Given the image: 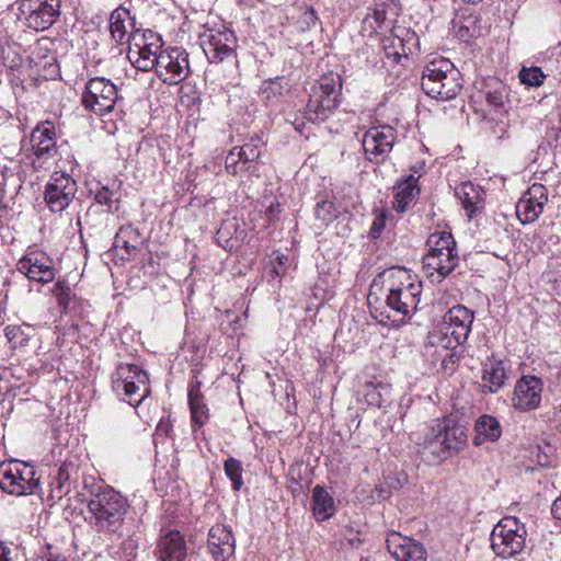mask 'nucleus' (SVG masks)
I'll return each instance as SVG.
<instances>
[{"instance_id":"f257e3e1","label":"nucleus","mask_w":561,"mask_h":561,"mask_svg":"<svg viewBox=\"0 0 561 561\" xmlns=\"http://www.w3.org/2000/svg\"><path fill=\"white\" fill-rule=\"evenodd\" d=\"M89 523L98 533L119 534L127 513V500L113 488L90 478L84 481Z\"/></svg>"},{"instance_id":"f03ea898","label":"nucleus","mask_w":561,"mask_h":561,"mask_svg":"<svg viewBox=\"0 0 561 561\" xmlns=\"http://www.w3.org/2000/svg\"><path fill=\"white\" fill-rule=\"evenodd\" d=\"M466 443V427L448 416L437 420L431 427L421 444V453L433 462H442L456 455Z\"/></svg>"},{"instance_id":"7ed1b4c3","label":"nucleus","mask_w":561,"mask_h":561,"mask_svg":"<svg viewBox=\"0 0 561 561\" xmlns=\"http://www.w3.org/2000/svg\"><path fill=\"white\" fill-rule=\"evenodd\" d=\"M342 80L337 73L330 72L311 88L302 117L308 123L319 125L331 117L341 103Z\"/></svg>"},{"instance_id":"20e7f679","label":"nucleus","mask_w":561,"mask_h":561,"mask_svg":"<svg viewBox=\"0 0 561 561\" xmlns=\"http://www.w3.org/2000/svg\"><path fill=\"white\" fill-rule=\"evenodd\" d=\"M421 85L428 96L442 101L454 99L460 90L457 71L445 58L434 59L425 66Z\"/></svg>"},{"instance_id":"39448f33","label":"nucleus","mask_w":561,"mask_h":561,"mask_svg":"<svg viewBox=\"0 0 561 561\" xmlns=\"http://www.w3.org/2000/svg\"><path fill=\"white\" fill-rule=\"evenodd\" d=\"M112 388L130 405H139L149 394L148 375L138 365L121 363L112 376Z\"/></svg>"},{"instance_id":"423d86ee","label":"nucleus","mask_w":561,"mask_h":561,"mask_svg":"<svg viewBox=\"0 0 561 561\" xmlns=\"http://www.w3.org/2000/svg\"><path fill=\"white\" fill-rule=\"evenodd\" d=\"M386 286L389 291L388 306L396 312L409 316L416 310L420 294L419 286L410 282V276L404 268H390L386 273Z\"/></svg>"},{"instance_id":"0eeeda50","label":"nucleus","mask_w":561,"mask_h":561,"mask_svg":"<svg viewBox=\"0 0 561 561\" xmlns=\"http://www.w3.org/2000/svg\"><path fill=\"white\" fill-rule=\"evenodd\" d=\"M526 537L525 525L514 516H505L491 533V547L499 557L511 558L524 549Z\"/></svg>"},{"instance_id":"6e6552de","label":"nucleus","mask_w":561,"mask_h":561,"mask_svg":"<svg viewBox=\"0 0 561 561\" xmlns=\"http://www.w3.org/2000/svg\"><path fill=\"white\" fill-rule=\"evenodd\" d=\"M237 43L233 31L224 25L206 30L201 35L203 51L210 64L234 61Z\"/></svg>"},{"instance_id":"1a4fd4ad","label":"nucleus","mask_w":561,"mask_h":561,"mask_svg":"<svg viewBox=\"0 0 561 561\" xmlns=\"http://www.w3.org/2000/svg\"><path fill=\"white\" fill-rule=\"evenodd\" d=\"M263 145L251 140L233 147L226 157L225 169L232 176H259Z\"/></svg>"},{"instance_id":"9d476101","label":"nucleus","mask_w":561,"mask_h":561,"mask_svg":"<svg viewBox=\"0 0 561 561\" xmlns=\"http://www.w3.org/2000/svg\"><path fill=\"white\" fill-rule=\"evenodd\" d=\"M37 486L34 469L22 461H9L0 465V488L8 494H32Z\"/></svg>"},{"instance_id":"9b49d317","label":"nucleus","mask_w":561,"mask_h":561,"mask_svg":"<svg viewBox=\"0 0 561 561\" xmlns=\"http://www.w3.org/2000/svg\"><path fill=\"white\" fill-rule=\"evenodd\" d=\"M117 100V87L111 80L104 77H95L85 83L82 104L87 110L103 115L114 108Z\"/></svg>"},{"instance_id":"f8f14e48","label":"nucleus","mask_w":561,"mask_h":561,"mask_svg":"<svg viewBox=\"0 0 561 561\" xmlns=\"http://www.w3.org/2000/svg\"><path fill=\"white\" fill-rule=\"evenodd\" d=\"M397 140V130L390 125H378L367 129L362 139L366 158L374 163L383 162Z\"/></svg>"},{"instance_id":"ddd939ff","label":"nucleus","mask_w":561,"mask_h":561,"mask_svg":"<svg viewBox=\"0 0 561 561\" xmlns=\"http://www.w3.org/2000/svg\"><path fill=\"white\" fill-rule=\"evenodd\" d=\"M77 182L66 172L55 171L45 186L44 199L53 213H61L73 201Z\"/></svg>"},{"instance_id":"4468645a","label":"nucleus","mask_w":561,"mask_h":561,"mask_svg":"<svg viewBox=\"0 0 561 561\" xmlns=\"http://www.w3.org/2000/svg\"><path fill=\"white\" fill-rule=\"evenodd\" d=\"M32 154L28 156L35 170L48 169L58 154L55 129L51 126L36 127L30 138Z\"/></svg>"},{"instance_id":"2eb2a0df","label":"nucleus","mask_w":561,"mask_h":561,"mask_svg":"<svg viewBox=\"0 0 561 561\" xmlns=\"http://www.w3.org/2000/svg\"><path fill=\"white\" fill-rule=\"evenodd\" d=\"M156 73L164 83H180L190 73L188 54L179 47L161 51Z\"/></svg>"},{"instance_id":"dca6fc26","label":"nucleus","mask_w":561,"mask_h":561,"mask_svg":"<svg viewBox=\"0 0 561 561\" xmlns=\"http://www.w3.org/2000/svg\"><path fill=\"white\" fill-rule=\"evenodd\" d=\"M16 267L30 280L39 284L53 282L56 274L53 259L41 250L26 253L19 260Z\"/></svg>"},{"instance_id":"f3484780","label":"nucleus","mask_w":561,"mask_h":561,"mask_svg":"<svg viewBox=\"0 0 561 561\" xmlns=\"http://www.w3.org/2000/svg\"><path fill=\"white\" fill-rule=\"evenodd\" d=\"M543 382L539 377L527 375L520 377L511 398L512 407L526 412L537 409L541 402Z\"/></svg>"},{"instance_id":"a211bd4d","label":"nucleus","mask_w":561,"mask_h":561,"mask_svg":"<svg viewBox=\"0 0 561 561\" xmlns=\"http://www.w3.org/2000/svg\"><path fill=\"white\" fill-rule=\"evenodd\" d=\"M459 255L456 248L438 251L434 248L433 252H427L423 257V270L432 283H440L458 265Z\"/></svg>"},{"instance_id":"6ab92c4d","label":"nucleus","mask_w":561,"mask_h":561,"mask_svg":"<svg viewBox=\"0 0 561 561\" xmlns=\"http://www.w3.org/2000/svg\"><path fill=\"white\" fill-rule=\"evenodd\" d=\"M22 5L28 11L27 26L37 32L48 30L60 15L59 0H27Z\"/></svg>"},{"instance_id":"aec40b11","label":"nucleus","mask_w":561,"mask_h":561,"mask_svg":"<svg viewBox=\"0 0 561 561\" xmlns=\"http://www.w3.org/2000/svg\"><path fill=\"white\" fill-rule=\"evenodd\" d=\"M548 201V190L539 183L533 184L516 204V215L523 225L536 221Z\"/></svg>"},{"instance_id":"412c9836","label":"nucleus","mask_w":561,"mask_h":561,"mask_svg":"<svg viewBox=\"0 0 561 561\" xmlns=\"http://www.w3.org/2000/svg\"><path fill=\"white\" fill-rule=\"evenodd\" d=\"M387 549L397 561H426L427 551L421 542L398 533L387 537Z\"/></svg>"},{"instance_id":"4be33fe9","label":"nucleus","mask_w":561,"mask_h":561,"mask_svg":"<svg viewBox=\"0 0 561 561\" xmlns=\"http://www.w3.org/2000/svg\"><path fill=\"white\" fill-rule=\"evenodd\" d=\"M207 547L215 561H227L236 548L232 531L225 525H214L208 531Z\"/></svg>"},{"instance_id":"5701e85b","label":"nucleus","mask_w":561,"mask_h":561,"mask_svg":"<svg viewBox=\"0 0 561 561\" xmlns=\"http://www.w3.org/2000/svg\"><path fill=\"white\" fill-rule=\"evenodd\" d=\"M161 51L160 38H154L153 42H147L145 38L142 45H135V48L129 47L128 59L137 70H156Z\"/></svg>"},{"instance_id":"b1692460","label":"nucleus","mask_w":561,"mask_h":561,"mask_svg":"<svg viewBox=\"0 0 561 561\" xmlns=\"http://www.w3.org/2000/svg\"><path fill=\"white\" fill-rule=\"evenodd\" d=\"M156 554L159 561H184L186 543L183 535L178 530L163 534L159 539Z\"/></svg>"},{"instance_id":"393cba45","label":"nucleus","mask_w":561,"mask_h":561,"mask_svg":"<svg viewBox=\"0 0 561 561\" xmlns=\"http://www.w3.org/2000/svg\"><path fill=\"white\" fill-rule=\"evenodd\" d=\"M53 294L57 299L58 306L65 313L84 316L91 312V305L88 300L78 298L64 282H57L53 288Z\"/></svg>"},{"instance_id":"a878e982","label":"nucleus","mask_w":561,"mask_h":561,"mask_svg":"<svg viewBox=\"0 0 561 561\" xmlns=\"http://www.w3.org/2000/svg\"><path fill=\"white\" fill-rule=\"evenodd\" d=\"M506 371L501 359L489 357L482 363V391L497 392L505 383Z\"/></svg>"},{"instance_id":"bb28decb","label":"nucleus","mask_w":561,"mask_h":561,"mask_svg":"<svg viewBox=\"0 0 561 561\" xmlns=\"http://www.w3.org/2000/svg\"><path fill=\"white\" fill-rule=\"evenodd\" d=\"M392 207L399 213H404L417 198L420 187L417 186V178L409 175L399 182L394 188Z\"/></svg>"},{"instance_id":"cd10ccee","label":"nucleus","mask_w":561,"mask_h":561,"mask_svg":"<svg viewBox=\"0 0 561 561\" xmlns=\"http://www.w3.org/2000/svg\"><path fill=\"white\" fill-rule=\"evenodd\" d=\"M455 192L469 218H473L483 208L484 192L480 186L465 182L458 185Z\"/></svg>"},{"instance_id":"c85d7f7f","label":"nucleus","mask_w":561,"mask_h":561,"mask_svg":"<svg viewBox=\"0 0 561 561\" xmlns=\"http://www.w3.org/2000/svg\"><path fill=\"white\" fill-rule=\"evenodd\" d=\"M473 444L481 446L485 442H496L502 435L500 422L492 415L480 416L474 424Z\"/></svg>"},{"instance_id":"c756f323","label":"nucleus","mask_w":561,"mask_h":561,"mask_svg":"<svg viewBox=\"0 0 561 561\" xmlns=\"http://www.w3.org/2000/svg\"><path fill=\"white\" fill-rule=\"evenodd\" d=\"M312 512L318 522L327 520L335 513V503L333 497L322 485L319 484L312 490Z\"/></svg>"},{"instance_id":"7c9ffc66","label":"nucleus","mask_w":561,"mask_h":561,"mask_svg":"<svg viewBox=\"0 0 561 561\" xmlns=\"http://www.w3.org/2000/svg\"><path fill=\"white\" fill-rule=\"evenodd\" d=\"M142 244V238L138 229L133 226H123L117 231L114 238V248L116 250H124L126 254L130 255L136 253Z\"/></svg>"},{"instance_id":"2f4dec72","label":"nucleus","mask_w":561,"mask_h":561,"mask_svg":"<svg viewBox=\"0 0 561 561\" xmlns=\"http://www.w3.org/2000/svg\"><path fill=\"white\" fill-rule=\"evenodd\" d=\"M130 19L129 11L124 8L115 9L110 15L111 37L116 44H124L128 39L126 22Z\"/></svg>"},{"instance_id":"473e14b6","label":"nucleus","mask_w":561,"mask_h":561,"mask_svg":"<svg viewBox=\"0 0 561 561\" xmlns=\"http://www.w3.org/2000/svg\"><path fill=\"white\" fill-rule=\"evenodd\" d=\"M390 27V22L387 20V12L383 5H378L367 13L362 22V33L364 35H373L382 30Z\"/></svg>"},{"instance_id":"72a5a7b5","label":"nucleus","mask_w":561,"mask_h":561,"mask_svg":"<svg viewBox=\"0 0 561 561\" xmlns=\"http://www.w3.org/2000/svg\"><path fill=\"white\" fill-rule=\"evenodd\" d=\"M390 393V386L381 381H367L363 388V396L369 405L381 407Z\"/></svg>"},{"instance_id":"f704fd0d","label":"nucleus","mask_w":561,"mask_h":561,"mask_svg":"<svg viewBox=\"0 0 561 561\" xmlns=\"http://www.w3.org/2000/svg\"><path fill=\"white\" fill-rule=\"evenodd\" d=\"M472 320L473 318H465V320L460 318H449L450 322L445 334L450 335L457 345L462 344L468 337Z\"/></svg>"},{"instance_id":"c9c22d12","label":"nucleus","mask_w":561,"mask_h":561,"mask_svg":"<svg viewBox=\"0 0 561 561\" xmlns=\"http://www.w3.org/2000/svg\"><path fill=\"white\" fill-rule=\"evenodd\" d=\"M397 34H399L400 38L402 39V48L400 54L403 55V57H413L420 53V38L414 31L407 27L397 26Z\"/></svg>"},{"instance_id":"e433bc0d","label":"nucleus","mask_w":561,"mask_h":561,"mask_svg":"<svg viewBox=\"0 0 561 561\" xmlns=\"http://www.w3.org/2000/svg\"><path fill=\"white\" fill-rule=\"evenodd\" d=\"M72 468V465L70 463H62L57 471V476L54 478L51 485H53V493H55L58 497H61L64 494H67L70 491V469Z\"/></svg>"},{"instance_id":"4c0bfd02","label":"nucleus","mask_w":561,"mask_h":561,"mask_svg":"<svg viewBox=\"0 0 561 561\" xmlns=\"http://www.w3.org/2000/svg\"><path fill=\"white\" fill-rule=\"evenodd\" d=\"M33 328L23 322L22 324H9L5 328V336L13 346L23 345L31 336Z\"/></svg>"},{"instance_id":"58836bf2","label":"nucleus","mask_w":561,"mask_h":561,"mask_svg":"<svg viewBox=\"0 0 561 561\" xmlns=\"http://www.w3.org/2000/svg\"><path fill=\"white\" fill-rule=\"evenodd\" d=\"M224 470L232 483V489L234 491H239L243 485V468L241 461L233 457H229L224 462Z\"/></svg>"},{"instance_id":"ea45409f","label":"nucleus","mask_w":561,"mask_h":561,"mask_svg":"<svg viewBox=\"0 0 561 561\" xmlns=\"http://www.w3.org/2000/svg\"><path fill=\"white\" fill-rule=\"evenodd\" d=\"M426 245L427 252H433L434 248L444 251L457 247L453 234L447 231H436L430 234Z\"/></svg>"},{"instance_id":"a19ab883","label":"nucleus","mask_w":561,"mask_h":561,"mask_svg":"<svg viewBox=\"0 0 561 561\" xmlns=\"http://www.w3.org/2000/svg\"><path fill=\"white\" fill-rule=\"evenodd\" d=\"M402 39L397 34V26L391 30V34L383 39V49L388 58H393L394 61H399L403 55H401Z\"/></svg>"},{"instance_id":"79ce46f5","label":"nucleus","mask_w":561,"mask_h":561,"mask_svg":"<svg viewBox=\"0 0 561 561\" xmlns=\"http://www.w3.org/2000/svg\"><path fill=\"white\" fill-rule=\"evenodd\" d=\"M282 82L283 78L279 77L264 81L260 88L264 99L267 101H273L274 99L279 98L284 91Z\"/></svg>"},{"instance_id":"37998d69","label":"nucleus","mask_w":561,"mask_h":561,"mask_svg":"<svg viewBox=\"0 0 561 561\" xmlns=\"http://www.w3.org/2000/svg\"><path fill=\"white\" fill-rule=\"evenodd\" d=\"M518 77L522 83L529 87H539L540 84H542L545 79L543 72L538 67H523L519 71Z\"/></svg>"},{"instance_id":"c03bdc74","label":"nucleus","mask_w":561,"mask_h":561,"mask_svg":"<svg viewBox=\"0 0 561 561\" xmlns=\"http://www.w3.org/2000/svg\"><path fill=\"white\" fill-rule=\"evenodd\" d=\"M191 408L192 421L198 426H203L207 420V407L204 403L203 397L188 398Z\"/></svg>"},{"instance_id":"a18cd8bd","label":"nucleus","mask_w":561,"mask_h":561,"mask_svg":"<svg viewBox=\"0 0 561 561\" xmlns=\"http://www.w3.org/2000/svg\"><path fill=\"white\" fill-rule=\"evenodd\" d=\"M314 214L317 219L327 225L335 218L334 204L329 201L319 202L316 206Z\"/></svg>"},{"instance_id":"49530a36","label":"nucleus","mask_w":561,"mask_h":561,"mask_svg":"<svg viewBox=\"0 0 561 561\" xmlns=\"http://www.w3.org/2000/svg\"><path fill=\"white\" fill-rule=\"evenodd\" d=\"M506 96V87L502 83H499L496 88L493 90H488L485 93L486 102L494 107H502Z\"/></svg>"},{"instance_id":"de8ad7c7","label":"nucleus","mask_w":561,"mask_h":561,"mask_svg":"<svg viewBox=\"0 0 561 561\" xmlns=\"http://www.w3.org/2000/svg\"><path fill=\"white\" fill-rule=\"evenodd\" d=\"M317 21L318 16L316 11L311 7H308L302 12L299 23L301 24V28L305 30L314 26Z\"/></svg>"},{"instance_id":"09e8293b","label":"nucleus","mask_w":561,"mask_h":561,"mask_svg":"<svg viewBox=\"0 0 561 561\" xmlns=\"http://www.w3.org/2000/svg\"><path fill=\"white\" fill-rule=\"evenodd\" d=\"M113 196H114V193L112 191H110L108 187L102 186L101 188H99L96 191V193L94 195V199L96 203H99L101 205H106L111 208L112 204H113Z\"/></svg>"},{"instance_id":"8fccbe9b","label":"nucleus","mask_w":561,"mask_h":561,"mask_svg":"<svg viewBox=\"0 0 561 561\" xmlns=\"http://www.w3.org/2000/svg\"><path fill=\"white\" fill-rule=\"evenodd\" d=\"M458 358L456 354L447 348L444 350V355L442 356V368L445 371L453 373L455 370V366Z\"/></svg>"},{"instance_id":"3c124183","label":"nucleus","mask_w":561,"mask_h":561,"mask_svg":"<svg viewBox=\"0 0 561 561\" xmlns=\"http://www.w3.org/2000/svg\"><path fill=\"white\" fill-rule=\"evenodd\" d=\"M386 225V218L383 216H378L373 221L371 228H370V236L374 239H377L381 231L383 230Z\"/></svg>"},{"instance_id":"603ef678","label":"nucleus","mask_w":561,"mask_h":561,"mask_svg":"<svg viewBox=\"0 0 561 561\" xmlns=\"http://www.w3.org/2000/svg\"><path fill=\"white\" fill-rule=\"evenodd\" d=\"M36 561H66L64 557L58 553H54L50 550L39 556Z\"/></svg>"},{"instance_id":"864d4df0","label":"nucleus","mask_w":561,"mask_h":561,"mask_svg":"<svg viewBox=\"0 0 561 561\" xmlns=\"http://www.w3.org/2000/svg\"><path fill=\"white\" fill-rule=\"evenodd\" d=\"M275 260L277 261L279 267H276L274 266L272 272L276 275V276H280L285 273V270H284V264H285V261L287 260L286 256H284L283 254H277Z\"/></svg>"},{"instance_id":"5fc2aeb1","label":"nucleus","mask_w":561,"mask_h":561,"mask_svg":"<svg viewBox=\"0 0 561 561\" xmlns=\"http://www.w3.org/2000/svg\"><path fill=\"white\" fill-rule=\"evenodd\" d=\"M198 397H203V394L201 392V381L196 380L195 382H193L190 386L188 398H198Z\"/></svg>"},{"instance_id":"6e6d98bb","label":"nucleus","mask_w":561,"mask_h":561,"mask_svg":"<svg viewBox=\"0 0 561 561\" xmlns=\"http://www.w3.org/2000/svg\"><path fill=\"white\" fill-rule=\"evenodd\" d=\"M551 514L554 518L561 520V495L553 501L551 506Z\"/></svg>"},{"instance_id":"4d7b16f0","label":"nucleus","mask_w":561,"mask_h":561,"mask_svg":"<svg viewBox=\"0 0 561 561\" xmlns=\"http://www.w3.org/2000/svg\"><path fill=\"white\" fill-rule=\"evenodd\" d=\"M11 549L0 541V561H11Z\"/></svg>"},{"instance_id":"13d9d810","label":"nucleus","mask_w":561,"mask_h":561,"mask_svg":"<svg viewBox=\"0 0 561 561\" xmlns=\"http://www.w3.org/2000/svg\"><path fill=\"white\" fill-rule=\"evenodd\" d=\"M171 430V425L169 422H164L163 420H161L156 428L157 431V434L159 435H165L168 436L169 432Z\"/></svg>"},{"instance_id":"bf43d9fd","label":"nucleus","mask_w":561,"mask_h":561,"mask_svg":"<svg viewBox=\"0 0 561 561\" xmlns=\"http://www.w3.org/2000/svg\"><path fill=\"white\" fill-rule=\"evenodd\" d=\"M294 125H295V129L301 133V127L305 125V122L304 121L299 122L297 118L296 122L294 123Z\"/></svg>"},{"instance_id":"052dcab7","label":"nucleus","mask_w":561,"mask_h":561,"mask_svg":"<svg viewBox=\"0 0 561 561\" xmlns=\"http://www.w3.org/2000/svg\"><path fill=\"white\" fill-rule=\"evenodd\" d=\"M455 310H458V311H461V310L468 311L463 306H461V305H457V306L453 307L451 309H449L447 313H451V312H453V311H455Z\"/></svg>"},{"instance_id":"680f3d73","label":"nucleus","mask_w":561,"mask_h":561,"mask_svg":"<svg viewBox=\"0 0 561 561\" xmlns=\"http://www.w3.org/2000/svg\"><path fill=\"white\" fill-rule=\"evenodd\" d=\"M557 420L559 421V423L561 425V407L559 408V410L557 412Z\"/></svg>"},{"instance_id":"e2e57ef3","label":"nucleus","mask_w":561,"mask_h":561,"mask_svg":"<svg viewBox=\"0 0 561 561\" xmlns=\"http://www.w3.org/2000/svg\"><path fill=\"white\" fill-rule=\"evenodd\" d=\"M403 323H404L403 318H401V319H400V321H398V322H396V323L393 322V323H392V325H394V327H400V325H401V324H403Z\"/></svg>"},{"instance_id":"0e129e2a","label":"nucleus","mask_w":561,"mask_h":561,"mask_svg":"<svg viewBox=\"0 0 561 561\" xmlns=\"http://www.w3.org/2000/svg\"><path fill=\"white\" fill-rule=\"evenodd\" d=\"M377 324L387 325V322H383L382 320H380V321L375 322V325H377Z\"/></svg>"},{"instance_id":"69168bd1","label":"nucleus","mask_w":561,"mask_h":561,"mask_svg":"<svg viewBox=\"0 0 561 561\" xmlns=\"http://www.w3.org/2000/svg\"><path fill=\"white\" fill-rule=\"evenodd\" d=\"M467 1H468V2H470V3H473V4H476V3H479V2H481L482 0H467Z\"/></svg>"},{"instance_id":"338daca9","label":"nucleus","mask_w":561,"mask_h":561,"mask_svg":"<svg viewBox=\"0 0 561 561\" xmlns=\"http://www.w3.org/2000/svg\"><path fill=\"white\" fill-rule=\"evenodd\" d=\"M561 2V0H559Z\"/></svg>"}]
</instances>
